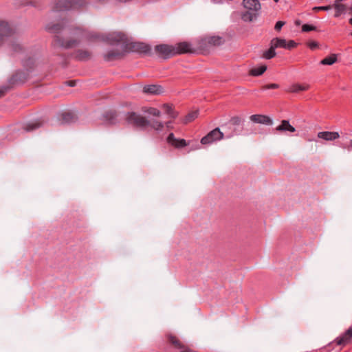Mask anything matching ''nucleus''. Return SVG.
Here are the masks:
<instances>
[{"label":"nucleus","instance_id":"a878e982","mask_svg":"<svg viewBox=\"0 0 352 352\" xmlns=\"http://www.w3.org/2000/svg\"><path fill=\"white\" fill-rule=\"evenodd\" d=\"M286 41L285 39L275 38L271 41V43L275 48L282 47L286 49Z\"/></svg>","mask_w":352,"mask_h":352},{"label":"nucleus","instance_id":"5701e85b","mask_svg":"<svg viewBox=\"0 0 352 352\" xmlns=\"http://www.w3.org/2000/svg\"><path fill=\"white\" fill-rule=\"evenodd\" d=\"M142 111L144 113H147L155 117H160L161 116V111L159 109L154 107H144L142 108Z\"/></svg>","mask_w":352,"mask_h":352},{"label":"nucleus","instance_id":"4c0bfd02","mask_svg":"<svg viewBox=\"0 0 352 352\" xmlns=\"http://www.w3.org/2000/svg\"><path fill=\"white\" fill-rule=\"evenodd\" d=\"M331 8V6H318V7H314L313 8V10L314 11H320V10H329Z\"/></svg>","mask_w":352,"mask_h":352},{"label":"nucleus","instance_id":"ddd939ff","mask_svg":"<svg viewBox=\"0 0 352 352\" xmlns=\"http://www.w3.org/2000/svg\"><path fill=\"white\" fill-rule=\"evenodd\" d=\"M275 130L278 132L285 133L290 132L294 133L296 131V129L289 124V120H283L280 122V124L276 127Z\"/></svg>","mask_w":352,"mask_h":352},{"label":"nucleus","instance_id":"6e6552de","mask_svg":"<svg viewBox=\"0 0 352 352\" xmlns=\"http://www.w3.org/2000/svg\"><path fill=\"white\" fill-rule=\"evenodd\" d=\"M13 34V30L8 23L0 21V45L8 39Z\"/></svg>","mask_w":352,"mask_h":352},{"label":"nucleus","instance_id":"20e7f679","mask_svg":"<svg viewBox=\"0 0 352 352\" xmlns=\"http://www.w3.org/2000/svg\"><path fill=\"white\" fill-rule=\"evenodd\" d=\"M155 51L159 56L168 58L175 55L176 48L173 45L161 44L155 47Z\"/></svg>","mask_w":352,"mask_h":352},{"label":"nucleus","instance_id":"f03ea898","mask_svg":"<svg viewBox=\"0 0 352 352\" xmlns=\"http://www.w3.org/2000/svg\"><path fill=\"white\" fill-rule=\"evenodd\" d=\"M242 6L245 10L241 16L243 21L252 22L257 19L261 9L258 0H243Z\"/></svg>","mask_w":352,"mask_h":352},{"label":"nucleus","instance_id":"de8ad7c7","mask_svg":"<svg viewBox=\"0 0 352 352\" xmlns=\"http://www.w3.org/2000/svg\"><path fill=\"white\" fill-rule=\"evenodd\" d=\"M349 14L352 15V6L349 8Z\"/></svg>","mask_w":352,"mask_h":352},{"label":"nucleus","instance_id":"a18cd8bd","mask_svg":"<svg viewBox=\"0 0 352 352\" xmlns=\"http://www.w3.org/2000/svg\"><path fill=\"white\" fill-rule=\"evenodd\" d=\"M165 125L166 126L167 129H171L173 127L171 126V122L170 121H168L165 123Z\"/></svg>","mask_w":352,"mask_h":352},{"label":"nucleus","instance_id":"7c9ffc66","mask_svg":"<svg viewBox=\"0 0 352 352\" xmlns=\"http://www.w3.org/2000/svg\"><path fill=\"white\" fill-rule=\"evenodd\" d=\"M340 147L343 149H345L348 151H352V139L346 141L344 142H342L340 144Z\"/></svg>","mask_w":352,"mask_h":352},{"label":"nucleus","instance_id":"f8f14e48","mask_svg":"<svg viewBox=\"0 0 352 352\" xmlns=\"http://www.w3.org/2000/svg\"><path fill=\"white\" fill-rule=\"evenodd\" d=\"M77 115L74 111H66L61 114L60 122V124H69L77 120Z\"/></svg>","mask_w":352,"mask_h":352},{"label":"nucleus","instance_id":"dca6fc26","mask_svg":"<svg viewBox=\"0 0 352 352\" xmlns=\"http://www.w3.org/2000/svg\"><path fill=\"white\" fill-rule=\"evenodd\" d=\"M175 47L176 48L175 55L192 52L190 44L186 42L179 43Z\"/></svg>","mask_w":352,"mask_h":352},{"label":"nucleus","instance_id":"72a5a7b5","mask_svg":"<svg viewBox=\"0 0 352 352\" xmlns=\"http://www.w3.org/2000/svg\"><path fill=\"white\" fill-rule=\"evenodd\" d=\"M316 30V28L311 25L304 24L302 26V30L303 32H309V31H312V30Z\"/></svg>","mask_w":352,"mask_h":352},{"label":"nucleus","instance_id":"49530a36","mask_svg":"<svg viewBox=\"0 0 352 352\" xmlns=\"http://www.w3.org/2000/svg\"><path fill=\"white\" fill-rule=\"evenodd\" d=\"M69 85L71 86V87H73L75 85V82L74 81H69Z\"/></svg>","mask_w":352,"mask_h":352},{"label":"nucleus","instance_id":"7ed1b4c3","mask_svg":"<svg viewBox=\"0 0 352 352\" xmlns=\"http://www.w3.org/2000/svg\"><path fill=\"white\" fill-rule=\"evenodd\" d=\"M87 6L85 0H58L56 6L60 10L81 9Z\"/></svg>","mask_w":352,"mask_h":352},{"label":"nucleus","instance_id":"423d86ee","mask_svg":"<svg viewBox=\"0 0 352 352\" xmlns=\"http://www.w3.org/2000/svg\"><path fill=\"white\" fill-rule=\"evenodd\" d=\"M223 138V133L219 128H215L201 138V143L202 144H210L215 141L221 140Z\"/></svg>","mask_w":352,"mask_h":352},{"label":"nucleus","instance_id":"c9c22d12","mask_svg":"<svg viewBox=\"0 0 352 352\" xmlns=\"http://www.w3.org/2000/svg\"><path fill=\"white\" fill-rule=\"evenodd\" d=\"M185 146H186V142L185 140H184V139H180V140L177 139L176 144H175V146L177 148L184 147Z\"/></svg>","mask_w":352,"mask_h":352},{"label":"nucleus","instance_id":"c756f323","mask_svg":"<svg viewBox=\"0 0 352 352\" xmlns=\"http://www.w3.org/2000/svg\"><path fill=\"white\" fill-rule=\"evenodd\" d=\"M198 116V111L189 113L185 118L184 122L188 123L194 120Z\"/></svg>","mask_w":352,"mask_h":352},{"label":"nucleus","instance_id":"473e14b6","mask_svg":"<svg viewBox=\"0 0 352 352\" xmlns=\"http://www.w3.org/2000/svg\"><path fill=\"white\" fill-rule=\"evenodd\" d=\"M47 28L49 30H50V31H52V32H58V31H59V30L61 29V26H60V24H58V23H57V24H54V25H47Z\"/></svg>","mask_w":352,"mask_h":352},{"label":"nucleus","instance_id":"4468645a","mask_svg":"<svg viewBox=\"0 0 352 352\" xmlns=\"http://www.w3.org/2000/svg\"><path fill=\"white\" fill-rule=\"evenodd\" d=\"M143 92L147 94L158 95L164 92V89L160 85H150L144 87Z\"/></svg>","mask_w":352,"mask_h":352},{"label":"nucleus","instance_id":"603ef678","mask_svg":"<svg viewBox=\"0 0 352 352\" xmlns=\"http://www.w3.org/2000/svg\"><path fill=\"white\" fill-rule=\"evenodd\" d=\"M351 35L352 36V32L351 33Z\"/></svg>","mask_w":352,"mask_h":352},{"label":"nucleus","instance_id":"4be33fe9","mask_svg":"<svg viewBox=\"0 0 352 352\" xmlns=\"http://www.w3.org/2000/svg\"><path fill=\"white\" fill-rule=\"evenodd\" d=\"M162 108L164 110V112L170 118H175L177 116V112L175 111L172 105L168 104H164L162 105Z\"/></svg>","mask_w":352,"mask_h":352},{"label":"nucleus","instance_id":"393cba45","mask_svg":"<svg viewBox=\"0 0 352 352\" xmlns=\"http://www.w3.org/2000/svg\"><path fill=\"white\" fill-rule=\"evenodd\" d=\"M267 69V66L263 65L258 67L253 68L250 71V74L253 76L262 75Z\"/></svg>","mask_w":352,"mask_h":352},{"label":"nucleus","instance_id":"ea45409f","mask_svg":"<svg viewBox=\"0 0 352 352\" xmlns=\"http://www.w3.org/2000/svg\"><path fill=\"white\" fill-rule=\"evenodd\" d=\"M231 122L233 124H235V125H238L240 124L241 122V118H239V117H233L231 119Z\"/></svg>","mask_w":352,"mask_h":352},{"label":"nucleus","instance_id":"cd10ccee","mask_svg":"<svg viewBox=\"0 0 352 352\" xmlns=\"http://www.w3.org/2000/svg\"><path fill=\"white\" fill-rule=\"evenodd\" d=\"M336 61H337L336 54H331V56H327V57L324 58V59H322L320 61V63L322 65H331L333 63H335Z\"/></svg>","mask_w":352,"mask_h":352},{"label":"nucleus","instance_id":"8fccbe9b","mask_svg":"<svg viewBox=\"0 0 352 352\" xmlns=\"http://www.w3.org/2000/svg\"><path fill=\"white\" fill-rule=\"evenodd\" d=\"M213 3H217L218 1L217 0H212Z\"/></svg>","mask_w":352,"mask_h":352},{"label":"nucleus","instance_id":"58836bf2","mask_svg":"<svg viewBox=\"0 0 352 352\" xmlns=\"http://www.w3.org/2000/svg\"><path fill=\"white\" fill-rule=\"evenodd\" d=\"M296 46V43L294 41H286V49L291 50Z\"/></svg>","mask_w":352,"mask_h":352},{"label":"nucleus","instance_id":"a19ab883","mask_svg":"<svg viewBox=\"0 0 352 352\" xmlns=\"http://www.w3.org/2000/svg\"><path fill=\"white\" fill-rule=\"evenodd\" d=\"M285 23L283 21H278L275 25V30L279 31L282 27L284 25Z\"/></svg>","mask_w":352,"mask_h":352},{"label":"nucleus","instance_id":"79ce46f5","mask_svg":"<svg viewBox=\"0 0 352 352\" xmlns=\"http://www.w3.org/2000/svg\"><path fill=\"white\" fill-rule=\"evenodd\" d=\"M12 49L14 50V51H19V50L21 49V46L19 43H14L12 44Z\"/></svg>","mask_w":352,"mask_h":352},{"label":"nucleus","instance_id":"39448f33","mask_svg":"<svg viewBox=\"0 0 352 352\" xmlns=\"http://www.w3.org/2000/svg\"><path fill=\"white\" fill-rule=\"evenodd\" d=\"M82 31L80 28H77L74 32V35L76 36L75 38L64 39L60 38H56L58 44L65 48H72L77 45L79 43L78 38L82 34Z\"/></svg>","mask_w":352,"mask_h":352},{"label":"nucleus","instance_id":"f3484780","mask_svg":"<svg viewBox=\"0 0 352 352\" xmlns=\"http://www.w3.org/2000/svg\"><path fill=\"white\" fill-rule=\"evenodd\" d=\"M352 338V327L349 328L346 333L336 340L338 345H345Z\"/></svg>","mask_w":352,"mask_h":352},{"label":"nucleus","instance_id":"1a4fd4ad","mask_svg":"<svg viewBox=\"0 0 352 352\" xmlns=\"http://www.w3.org/2000/svg\"><path fill=\"white\" fill-rule=\"evenodd\" d=\"M129 49L131 51L140 53H148L151 51V47L145 43L139 42H132L129 45Z\"/></svg>","mask_w":352,"mask_h":352},{"label":"nucleus","instance_id":"0eeeda50","mask_svg":"<svg viewBox=\"0 0 352 352\" xmlns=\"http://www.w3.org/2000/svg\"><path fill=\"white\" fill-rule=\"evenodd\" d=\"M223 38L218 36H207L203 38L200 43L201 47H208L211 46H219L223 43Z\"/></svg>","mask_w":352,"mask_h":352},{"label":"nucleus","instance_id":"9d476101","mask_svg":"<svg viewBox=\"0 0 352 352\" xmlns=\"http://www.w3.org/2000/svg\"><path fill=\"white\" fill-rule=\"evenodd\" d=\"M250 120L254 123L262 124L265 125H272V120L267 116L261 114H255L250 117Z\"/></svg>","mask_w":352,"mask_h":352},{"label":"nucleus","instance_id":"6ab92c4d","mask_svg":"<svg viewBox=\"0 0 352 352\" xmlns=\"http://www.w3.org/2000/svg\"><path fill=\"white\" fill-rule=\"evenodd\" d=\"M122 56V52L118 50H113L109 51L104 54V59L107 60H113L115 59L120 58Z\"/></svg>","mask_w":352,"mask_h":352},{"label":"nucleus","instance_id":"2f4dec72","mask_svg":"<svg viewBox=\"0 0 352 352\" xmlns=\"http://www.w3.org/2000/svg\"><path fill=\"white\" fill-rule=\"evenodd\" d=\"M126 39V38L125 34L120 33V32L117 33L114 38V41L116 42H125Z\"/></svg>","mask_w":352,"mask_h":352},{"label":"nucleus","instance_id":"aec40b11","mask_svg":"<svg viewBox=\"0 0 352 352\" xmlns=\"http://www.w3.org/2000/svg\"><path fill=\"white\" fill-rule=\"evenodd\" d=\"M310 86L308 84H304V85H300V84H295L292 85L289 89V91L292 93H298L300 91H307L309 89Z\"/></svg>","mask_w":352,"mask_h":352},{"label":"nucleus","instance_id":"09e8293b","mask_svg":"<svg viewBox=\"0 0 352 352\" xmlns=\"http://www.w3.org/2000/svg\"><path fill=\"white\" fill-rule=\"evenodd\" d=\"M349 23L352 25V18L349 19Z\"/></svg>","mask_w":352,"mask_h":352},{"label":"nucleus","instance_id":"b1692460","mask_svg":"<svg viewBox=\"0 0 352 352\" xmlns=\"http://www.w3.org/2000/svg\"><path fill=\"white\" fill-rule=\"evenodd\" d=\"M333 7L336 10L335 17H338L342 13H344L346 11V7L345 5L342 4L341 3L336 2L333 5Z\"/></svg>","mask_w":352,"mask_h":352},{"label":"nucleus","instance_id":"412c9836","mask_svg":"<svg viewBox=\"0 0 352 352\" xmlns=\"http://www.w3.org/2000/svg\"><path fill=\"white\" fill-rule=\"evenodd\" d=\"M104 118L108 123L114 124L117 118V113L113 110H109L104 113Z\"/></svg>","mask_w":352,"mask_h":352},{"label":"nucleus","instance_id":"a211bd4d","mask_svg":"<svg viewBox=\"0 0 352 352\" xmlns=\"http://www.w3.org/2000/svg\"><path fill=\"white\" fill-rule=\"evenodd\" d=\"M42 125H43V122L41 120H34V121L27 123L24 126V129L26 131L30 132V131H33L40 128L41 126H42Z\"/></svg>","mask_w":352,"mask_h":352},{"label":"nucleus","instance_id":"c85d7f7f","mask_svg":"<svg viewBox=\"0 0 352 352\" xmlns=\"http://www.w3.org/2000/svg\"><path fill=\"white\" fill-rule=\"evenodd\" d=\"M168 340L173 346H175L177 348L182 349L184 347L180 341L173 336H169Z\"/></svg>","mask_w":352,"mask_h":352},{"label":"nucleus","instance_id":"c03bdc74","mask_svg":"<svg viewBox=\"0 0 352 352\" xmlns=\"http://www.w3.org/2000/svg\"><path fill=\"white\" fill-rule=\"evenodd\" d=\"M6 91V88H3L0 89V98L4 96L5 93Z\"/></svg>","mask_w":352,"mask_h":352},{"label":"nucleus","instance_id":"f257e3e1","mask_svg":"<svg viewBox=\"0 0 352 352\" xmlns=\"http://www.w3.org/2000/svg\"><path fill=\"white\" fill-rule=\"evenodd\" d=\"M126 122L135 126L145 128L150 126L156 131H161L164 128V124L156 119L148 120L135 112H129L125 115Z\"/></svg>","mask_w":352,"mask_h":352},{"label":"nucleus","instance_id":"e433bc0d","mask_svg":"<svg viewBox=\"0 0 352 352\" xmlns=\"http://www.w3.org/2000/svg\"><path fill=\"white\" fill-rule=\"evenodd\" d=\"M279 85L278 84L272 83L269 85H266L262 87V89H278Z\"/></svg>","mask_w":352,"mask_h":352},{"label":"nucleus","instance_id":"3c124183","mask_svg":"<svg viewBox=\"0 0 352 352\" xmlns=\"http://www.w3.org/2000/svg\"><path fill=\"white\" fill-rule=\"evenodd\" d=\"M275 2H278L279 0H274Z\"/></svg>","mask_w":352,"mask_h":352},{"label":"nucleus","instance_id":"bb28decb","mask_svg":"<svg viewBox=\"0 0 352 352\" xmlns=\"http://www.w3.org/2000/svg\"><path fill=\"white\" fill-rule=\"evenodd\" d=\"M275 47H273L272 43H270V47L268 50L265 51L263 54V57L265 59H271L276 56Z\"/></svg>","mask_w":352,"mask_h":352},{"label":"nucleus","instance_id":"9b49d317","mask_svg":"<svg viewBox=\"0 0 352 352\" xmlns=\"http://www.w3.org/2000/svg\"><path fill=\"white\" fill-rule=\"evenodd\" d=\"M317 137L326 141H333L340 138V134L336 131H321L318 133Z\"/></svg>","mask_w":352,"mask_h":352},{"label":"nucleus","instance_id":"f704fd0d","mask_svg":"<svg viewBox=\"0 0 352 352\" xmlns=\"http://www.w3.org/2000/svg\"><path fill=\"white\" fill-rule=\"evenodd\" d=\"M177 141V139L175 138L173 133H170L167 138V142L175 146V144H176Z\"/></svg>","mask_w":352,"mask_h":352},{"label":"nucleus","instance_id":"37998d69","mask_svg":"<svg viewBox=\"0 0 352 352\" xmlns=\"http://www.w3.org/2000/svg\"><path fill=\"white\" fill-rule=\"evenodd\" d=\"M308 45L311 50H314L318 47V43L316 42L313 41L309 43Z\"/></svg>","mask_w":352,"mask_h":352},{"label":"nucleus","instance_id":"2eb2a0df","mask_svg":"<svg viewBox=\"0 0 352 352\" xmlns=\"http://www.w3.org/2000/svg\"><path fill=\"white\" fill-rule=\"evenodd\" d=\"M74 56L77 60L85 61L91 58L92 53L88 50L80 49L74 52Z\"/></svg>","mask_w":352,"mask_h":352}]
</instances>
